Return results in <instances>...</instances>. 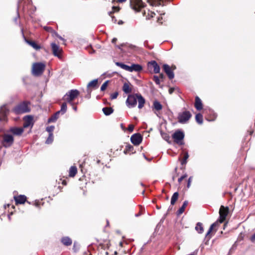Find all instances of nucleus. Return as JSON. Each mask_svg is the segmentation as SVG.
Segmentation results:
<instances>
[{
	"instance_id": "obj_1",
	"label": "nucleus",
	"mask_w": 255,
	"mask_h": 255,
	"mask_svg": "<svg viewBox=\"0 0 255 255\" xmlns=\"http://www.w3.org/2000/svg\"><path fill=\"white\" fill-rule=\"evenodd\" d=\"M29 104L28 102H22L15 106L13 111L16 114L28 113L30 111Z\"/></svg>"
},
{
	"instance_id": "obj_2",
	"label": "nucleus",
	"mask_w": 255,
	"mask_h": 255,
	"mask_svg": "<svg viewBox=\"0 0 255 255\" xmlns=\"http://www.w3.org/2000/svg\"><path fill=\"white\" fill-rule=\"evenodd\" d=\"M80 94L77 90H71L67 92L64 96L63 100L73 106V101Z\"/></svg>"
},
{
	"instance_id": "obj_3",
	"label": "nucleus",
	"mask_w": 255,
	"mask_h": 255,
	"mask_svg": "<svg viewBox=\"0 0 255 255\" xmlns=\"http://www.w3.org/2000/svg\"><path fill=\"white\" fill-rule=\"evenodd\" d=\"M45 68V64L41 62L34 63L32 67V73L34 76H38L41 75Z\"/></svg>"
},
{
	"instance_id": "obj_4",
	"label": "nucleus",
	"mask_w": 255,
	"mask_h": 255,
	"mask_svg": "<svg viewBox=\"0 0 255 255\" xmlns=\"http://www.w3.org/2000/svg\"><path fill=\"white\" fill-rule=\"evenodd\" d=\"M184 137V134L183 131L180 130L176 131L172 135V138L174 141L179 144H183V139Z\"/></svg>"
},
{
	"instance_id": "obj_5",
	"label": "nucleus",
	"mask_w": 255,
	"mask_h": 255,
	"mask_svg": "<svg viewBox=\"0 0 255 255\" xmlns=\"http://www.w3.org/2000/svg\"><path fill=\"white\" fill-rule=\"evenodd\" d=\"M191 117V114L189 111H184L180 113L178 116V122L180 123H186Z\"/></svg>"
},
{
	"instance_id": "obj_6",
	"label": "nucleus",
	"mask_w": 255,
	"mask_h": 255,
	"mask_svg": "<svg viewBox=\"0 0 255 255\" xmlns=\"http://www.w3.org/2000/svg\"><path fill=\"white\" fill-rule=\"evenodd\" d=\"M229 213V208L226 207H225L224 206H221L219 210L220 217L218 221L220 223H222L226 220V217Z\"/></svg>"
},
{
	"instance_id": "obj_7",
	"label": "nucleus",
	"mask_w": 255,
	"mask_h": 255,
	"mask_svg": "<svg viewBox=\"0 0 255 255\" xmlns=\"http://www.w3.org/2000/svg\"><path fill=\"white\" fill-rule=\"evenodd\" d=\"M130 5L135 11H138L144 7V4L141 0H130Z\"/></svg>"
},
{
	"instance_id": "obj_8",
	"label": "nucleus",
	"mask_w": 255,
	"mask_h": 255,
	"mask_svg": "<svg viewBox=\"0 0 255 255\" xmlns=\"http://www.w3.org/2000/svg\"><path fill=\"white\" fill-rule=\"evenodd\" d=\"M13 137L12 135L6 134L3 135L2 144L5 147L10 146L13 143Z\"/></svg>"
},
{
	"instance_id": "obj_9",
	"label": "nucleus",
	"mask_w": 255,
	"mask_h": 255,
	"mask_svg": "<svg viewBox=\"0 0 255 255\" xmlns=\"http://www.w3.org/2000/svg\"><path fill=\"white\" fill-rule=\"evenodd\" d=\"M127 106L129 108L134 107L137 104V98L135 95H129L126 101Z\"/></svg>"
},
{
	"instance_id": "obj_10",
	"label": "nucleus",
	"mask_w": 255,
	"mask_h": 255,
	"mask_svg": "<svg viewBox=\"0 0 255 255\" xmlns=\"http://www.w3.org/2000/svg\"><path fill=\"white\" fill-rule=\"evenodd\" d=\"M51 46L53 55L58 57L59 58H60V54L62 51V50L60 48L59 46L55 43H52L51 44Z\"/></svg>"
},
{
	"instance_id": "obj_11",
	"label": "nucleus",
	"mask_w": 255,
	"mask_h": 255,
	"mask_svg": "<svg viewBox=\"0 0 255 255\" xmlns=\"http://www.w3.org/2000/svg\"><path fill=\"white\" fill-rule=\"evenodd\" d=\"M142 136L139 133H135L130 137L131 142L135 145H139L142 141Z\"/></svg>"
},
{
	"instance_id": "obj_12",
	"label": "nucleus",
	"mask_w": 255,
	"mask_h": 255,
	"mask_svg": "<svg viewBox=\"0 0 255 255\" xmlns=\"http://www.w3.org/2000/svg\"><path fill=\"white\" fill-rule=\"evenodd\" d=\"M163 68L164 71L165 72L169 79H172L174 78V74L173 71H172L171 68H170L168 65L166 64H164L163 65Z\"/></svg>"
},
{
	"instance_id": "obj_13",
	"label": "nucleus",
	"mask_w": 255,
	"mask_h": 255,
	"mask_svg": "<svg viewBox=\"0 0 255 255\" xmlns=\"http://www.w3.org/2000/svg\"><path fill=\"white\" fill-rule=\"evenodd\" d=\"M33 125V117L30 116H27L24 118L23 128L28 127L32 128Z\"/></svg>"
},
{
	"instance_id": "obj_14",
	"label": "nucleus",
	"mask_w": 255,
	"mask_h": 255,
	"mask_svg": "<svg viewBox=\"0 0 255 255\" xmlns=\"http://www.w3.org/2000/svg\"><path fill=\"white\" fill-rule=\"evenodd\" d=\"M8 113V110L6 108L5 105H3L0 108V121L5 120V118Z\"/></svg>"
},
{
	"instance_id": "obj_15",
	"label": "nucleus",
	"mask_w": 255,
	"mask_h": 255,
	"mask_svg": "<svg viewBox=\"0 0 255 255\" xmlns=\"http://www.w3.org/2000/svg\"><path fill=\"white\" fill-rule=\"evenodd\" d=\"M148 66L149 68H153L154 73H159L160 72V67L155 61H151L148 63Z\"/></svg>"
},
{
	"instance_id": "obj_16",
	"label": "nucleus",
	"mask_w": 255,
	"mask_h": 255,
	"mask_svg": "<svg viewBox=\"0 0 255 255\" xmlns=\"http://www.w3.org/2000/svg\"><path fill=\"white\" fill-rule=\"evenodd\" d=\"M142 67L140 65L137 64H133L130 66H129L128 72H139L142 70Z\"/></svg>"
},
{
	"instance_id": "obj_17",
	"label": "nucleus",
	"mask_w": 255,
	"mask_h": 255,
	"mask_svg": "<svg viewBox=\"0 0 255 255\" xmlns=\"http://www.w3.org/2000/svg\"><path fill=\"white\" fill-rule=\"evenodd\" d=\"M14 200L16 204H23L26 200V197L24 195H19L17 196L14 197Z\"/></svg>"
},
{
	"instance_id": "obj_18",
	"label": "nucleus",
	"mask_w": 255,
	"mask_h": 255,
	"mask_svg": "<svg viewBox=\"0 0 255 255\" xmlns=\"http://www.w3.org/2000/svg\"><path fill=\"white\" fill-rule=\"evenodd\" d=\"M136 97L138 103V107L139 109H141L144 106L145 104V100L143 97L140 94H136Z\"/></svg>"
},
{
	"instance_id": "obj_19",
	"label": "nucleus",
	"mask_w": 255,
	"mask_h": 255,
	"mask_svg": "<svg viewBox=\"0 0 255 255\" xmlns=\"http://www.w3.org/2000/svg\"><path fill=\"white\" fill-rule=\"evenodd\" d=\"M10 131L14 134L19 135L23 132V128H12L10 129Z\"/></svg>"
},
{
	"instance_id": "obj_20",
	"label": "nucleus",
	"mask_w": 255,
	"mask_h": 255,
	"mask_svg": "<svg viewBox=\"0 0 255 255\" xmlns=\"http://www.w3.org/2000/svg\"><path fill=\"white\" fill-rule=\"evenodd\" d=\"M195 107L197 110H201L203 108L201 100L198 96L195 98Z\"/></svg>"
},
{
	"instance_id": "obj_21",
	"label": "nucleus",
	"mask_w": 255,
	"mask_h": 255,
	"mask_svg": "<svg viewBox=\"0 0 255 255\" xmlns=\"http://www.w3.org/2000/svg\"><path fill=\"white\" fill-rule=\"evenodd\" d=\"M61 242L63 245L66 246H70L72 243L71 239L68 237L62 238L61 239Z\"/></svg>"
},
{
	"instance_id": "obj_22",
	"label": "nucleus",
	"mask_w": 255,
	"mask_h": 255,
	"mask_svg": "<svg viewBox=\"0 0 255 255\" xmlns=\"http://www.w3.org/2000/svg\"><path fill=\"white\" fill-rule=\"evenodd\" d=\"M123 90L126 94L131 92L132 90L130 87V84L129 83H125L123 87Z\"/></svg>"
},
{
	"instance_id": "obj_23",
	"label": "nucleus",
	"mask_w": 255,
	"mask_h": 255,
	"mask_svg": "<svg viewBox=\"0 0 255 255\" xmlns=\"http://www.w3.org/2000/svg\"><path fill=\"white\" fill-rule=\"evenodd\" d=\"M77 172V169L76 166H71L69 169V175L70 177H74Z\"/></svg>"
},
{
	"instance_id": "obj_24",
	"label": "nucleus",
	"mask_w": 255,
	"mask_h": 255,
	"mask_svg": "<svg viewBox=\"0 0 255 255\" xmlns=\"http://www.w3.org/2000/svg\"><path fill=\"white\" fill-rule=\"evenodd\" d=\"M60 112H57L54 115H53L51 118H50L48 119V122L49 123L55 122L58 118Z\"/></svg>"
},
{
	"instance_id": "obj_25",
	"label": "nucleus",
	"mask_w": 255,
	"mask_h": 255,
	"mask_svg": "<svg viewBox=\"0 0 255 255\" xmlns=\"http://www.w3.org/2000/svg\"><path fill=\"white\" fill-rule=\"evenodd\" d=\"M103 112L106 116H109L112 114L114 112L113 109L111 107H105L103 108Z\"/></svg>"
},
{
	"instance_id": "obj_26",
	"label": "nucleus",
	"mask_w": 255,
	"mask_h": 255,
	"mask_svg": "<svg viewBox=\"0 0 255 255\" xmlns=\"http://www.w3.org/2000/svg\"><path fill=\"white\" fill-rule=\"evenodd\" d=\"M164 0H147L148 2L152 5H161Z\"/></svg>"
},
{
	"instance_id": "obj_27",
	"label": "nucleus",
	"mask_w": 255,
	"mask_h": 255,
	"mask_svg": "<svg viewBox=\"0 0 255 255\" xmlns=\"http://www.w3.org/2000/svg\"><path fill=\"white\" fill-rule=\"evenodd\" d=\"M196 231L199 234H201L203 232L204 229L202 225V224L198 222L195 227Z\"/></svg>"
},
{
	"instance_id": "obj_28",
	"label": "nucleus",
	"mask_w": 255,
	"mask_h": 255,
	"mask_svg": "<svg viewBox=\"0 0 255 255\" xmlns=\"http://www.w3.org/2000/svg\"><path fill=\"white\" fill-rule=\"evenodd\" d=\"M26 42L31 46L34 49L36 50H39L40 49V46L37 45L35 42L25 40Z\"/></svg>"
},
{
	"instance_id": "obj_29",
	"label": "nucleus",
	"mask_w": 255,
	"mask_h": 255,
	"mask_svg": "<svg viewBox=\"0 0 255 255\" xmlns=\"http://www.w3.org/2000/svg\"><path fill=\"white\" fill-rule=\"evenodd\" d=\"M98 85V79H94L90 82L87 85V88H96Z\"/></svg>"
},
{
	"instance_id": "obj_30",
	"label": "nucleus",
	"mask_w": 255,
	"mask_h": 255,
	"mask_svg": "<svg viewBox=\"0 0 255 255\" xmlns=\"http://www.w3.org/2000/svg\"><path fill=\"white\" fill-rule=\"evenodd\" d=\"M153 107L155 110L156 111H160L162 108V106L161 104L157 101H155L153 102Z\"/></svg>"
},
{
	"instance_id": "obj_31",
	"label": "nucleus",
	"mask_w": 255,
	"mask_h": 255,
	"mask_svg": "<svg viewBox=\"0 0 255 255\" xmlns=\"http://www.w3.org/2000/svg\"><path fill=\"white\" fill-rule=\"evenodd\" d=\"M116 64L118 66L121 67V68H122L127 71H128V70H129V66L127 65H126L123 63H121V62H117L116 63Z\"/></svg>"
},
{
	"instance_id": "obj_32",
	"label": "nucleus",
	"mask_w": 255,
	"mask_h": 255,
	"mask_svg": "<svg viewBox=\"0 0 255 255\" xmlns=\"http://www.w3.org/2000/svg\"><path fill=\"white\" fill-rule=\"evenodd\" d=\"M178 192H175L172 197H171V205H174L175 204V203L176 202V200H177L178 198Z\"/></svg>"
},
{
	"instance_id": "obj_33",
	"label": "nucleus",
	"mask_w": 255,
	"mask_h": 255,
	"mask_svg": "<svg viewBox=\"0 0 255 255\" xmlns=\"http://www.w3.org/2000/svg\"><path fill=\"white\" fill-rule=\"evenodd\" d=\"M188 204V201H185L181 208L178 210V214H181L183 213L185 210V207L187 206Z\"/></svg>"
},
{
	"instance_id": "obj_34",
	"label": "nucleus",
	"mask_w": 255,
	"mask_h": 255,
	"mask_svg": "<svg viewBox=\"0 0 255 255\" xmlns=\"http://www.w3.org/2000/svg\"><path fill=\"white\" fill-rule=\"evenodd\" d=\"M67 111V104L66 103H63L61 106V110L58 112H60V114L62 115L65 113Z\"/></svg>"
},
{
	"instance_id": "obj_35",
	"label": "nucleus",
	"mask_w": 255,
	"mask_h": 255,
	"mask_svg": "<svg viewBox=\"0 0 255 255\" xmlns=\"http://www.w3.org/2000/svg\"><path fill=\"white\" fill-rule=\"evenodd\" d=\"M196 122L199 124H202L203 123V116L201 114H198L195 116Z\"/></svg>"
},
{
	"instance_id": "obj_36",
	"label": "nucleus",
	"mask_w": 255,
	"mask_h": 255,
	"mask_svg": "<svg viewBox=\"0 0 255 255\" xmlns=\"http://www.w3.org/2000/svg\"><path fill=\"white\" fill-rule=\"evenodd\" d=\"M144 14H146V12H144ZM155 13L151 11L148 10L147 15H145L146 18L149 19L150 18L153 17L155 15Z\"/></svg>"
},
{
	"instance_id": "obj_37",
	"label": "nucleus",
	"mask_w": 255,
	"mask_h": 255,
	"mask_svg": "<svg viewBox=\"0 0 255 255\" xmlns=\"http://www.w3.org/2000/svg\"><path fill=\"white\" fill-rule=\"evenodd\" d=\"M53 140V134H49V136L46 141V143L50 144L52 142Z\"/></svg>"
},
{
	"instance_id": "obj_38",
	"label": "nucleus",
	"mask_w": 255,
	"mask_h": 255,
	"mask_svg": "<svg viewBox=\"0 0 255 255\" xmlns=\"http://www.w3.org/2000/svg\"><path fill=\"white\" fill-rule=\"evenodd\" d=\"M217 224L218 223L217 222H216V223H213V224H212L211 225L210 228L209 229V230H208V232L206 234V236H208L211 233V232L213 230L214 227L215 226H216L217 225Z\"/></svg>"
},
{
	"instance_id": "obj_39",
	"label": "nucleus",
	"mask_w": 255,
	"mask_h": 255,
	"mask_svg": "<svg viewBox=\"0 0 255 255\" xmlns=\"http://www.w3.org/2000/svg\"><path fill=\"white\" fill-rule=\"evenodd\" d=\"M189 157V155L187 152L185 153L183 160L181 161L182 164H186L187 162V159Z\"/></svg>"
},
{
	"instance_id": "obj_40",
	"label": "nucleus",
	"mask_w": 255,
	"mask_h": 255,
	"mask_svg": "<svg viewBox=\"0 0 255 255\" xmlns=\"http://www.w3.org/2000/svg\"><path fill=\"white\" fill-rule=\"evenodd\" d=\"M54 129V126H51L46 128V131L49 132V134H53L52 132Z\"/></svg>"
},
{
	"instance_id": "obj_41",
	"label": "nucleus",
	"mask_w": 255,
	"mask_h": 255,
	"mask_svg": "<svg viewBox=\"0 0 255 255\" xmlns=\"http://www.w3.org/2000/svg\"><path fill=\"white\" fill-rule=\"evenodd\" d=\"M108 83H109V81H105L103 84V85H102L101 87V90L102 91H104V90H106V89L107 88V86H108Z\"/></svg>"
},
{
	"instance_id": "obj_42",
	"label": "nucleus",
	"mask_w": 255,
	"mask_h": 255,
	"mask_svg": "<svg viewBox=\"0 0 255 255\" xmlns=\"http://www.w3.org/2000/svg\"><path fill=\"white\" fill-rule=\"evenodd\" d=\"M162 137L166 141H167L168 142H169V140H170V136L169 135H168L167 134H163L162 135Z\"/></svg>"
},
{
	"instance_id": "obj_43",
	"label": "nucleus",
	"mask_w": 255,
	"mask_h": 255,
	"mask_svg": "<svg viewBox=\"0 0 255 255\" xmlns=\"http://www.w3.org/2000/svg\"><path fill=\"white\" fill-rule=\"evenodd\" d=\"M153 80H154L155 83L157 85H159L160 84L159 78L157 76H153Z\"/></svg>"
},
{
	"instance_id": "obj_44",
	"label": "nucleus",
	"mask_w": 255,
	"mask_h": 255,
	"mask_svg": "<svg viewBox=\"0 0 255 255\" xmlns=\"http://www.w3.org/2000/svg\"><path fill=\"white\" fill-rule=\"evenodd\" d=\"M119 95L118 92H115L111 95V99L112 100L115 99L117 98L118 96Z\"/></svg>"
},
{
	"instance_id": "obj_45",
	"label": "nucleus",
	"mask_w": 255,
	"mask_h": 255,
	"mask_svg": "<svg viewBox=\"0 0 255 255\" xmlns=\"http://www.w3.org/2000/svg\"><path fill=\"white\" fill-rule=\"evenodd\" d=\"M187 177V175L186 174L182 175L181 177H180L178 180V181L179 183H180L182 180H183L184 178H186Z\"/></svg>"
},
{
	"instance_id": "obj_46",
	"label": "nucleus",
	"mask_w": 255,
	"mask_h": 255,
	"mask_svg": "<svg viewBox=\"0 0 255 255\" xmlns=\"http://www.w3.org/2000/svg\"><path fill=\"white\" fill-rule=\"evenodd\" d=\"M192 177H190L188 179L187 186L188 188H189L190 187L191 183L192 182Z\"/></svg>"
},
{
	"instance_id": "obj_47",
	"label": "nucleus",
	"mask_w": 255,
	"mask_h": 255,
	"mask_svg": "<svg viewBox=\"0 0 255 255\" xmlns=\"http://www.w3.org/2000/svg\"><path fill=\"white\" fill-rule=\"evenodd\" d=\"M133 128H134V126L132 125H129L128 127V130L130 131V132H132L133 131Z\"/></svg>"
},
{
	"instance_id": "obj_48",
	"label": "nucleus",
	"mask_w": 255,
	"mask_h": 255,
	"mask_svg": "<svg viewBox=\"0 0 255 255\" xmlns=\"http://www.w3.org/2000/svg\"><path fill=\"white\" fill-rule=\"evenodd\" d=\"M120 9V8L118 7V6H113V12H116V11H118Z\"/></svg>"
},
{
	"instance_id": "obj_49",
	"label": "nucleus",
	"mask_w": 255,
	"mask_h": 255,
	"mask_svg": "<svg viewBox=\"0 0 255 255\" xmlns=\"http://www.w3.org/2000/svg\"><path fill=\"white\" fill-rule=\"evenodd\" d=\"M126 148L129 150H131L133 149V146L130 145H128L126 146Z\"/></svg>"
},
{
	"instance_id": "obj_50",
	"label": "nucleus",
	"mask_w": 255,
	"mask_h": 255,
	"mask_svg": "<svg viewBox=\"0 0 255 255\" xmlns=\"http://www.w3.org/2000/svg\"><path fill=\"white\" fill-rule=\"evenodd\" d=\"M251 240L253 242L255 241V233L251 237Z\"/></svg>"
},
{
	"instance_id": "obj_51",
	"label": "nucleus",
	"mask_w": 255,
	"mask_h": 255,
	"mask_svg": "<svg viewBox=\"0 0 255 255\" xmlns=\"http://www.w3.org/2000/svg\"><path fill=\"white\" fill-rule=\"evenodd\" d=\"M164 77V76L162 73L160 74L159 78H160L161 79H163Z\"/></svg>"
},
{
	"instance_id": "obj_52",
	"label": "nucleus",
	"mask_w": 255,
	"mask_h": 255,
	"mask_svg": "<svg viewBox=\"0 0 255 255\" xmlns=\"http://www.w3.org/2000/svg\"><path fill=\"white\" fill-rule=\"evenodd\" d=\"M170 68H171V70L173 71L176 69V66L175 65H172L171 67H170Z\"/></svg>"
},
{
	"instance_id": "obj_53",
	"label": "nucleus",
	"mask_w": 255,
	"mask_h": 255,
	"mask_svg": "<svg viewBox=\"0 0 255 255\" xmlns=\"http://www.w3.org/2000/svg\"><path fill=\"white\" fill-rule=\"evenodd\" d=\"M117 40V38H113V39H112V42H113V43H115V42H116Z\"/></svg>"
},
{
	"instance_id": "obj_54",
	"label": "nucleus",
	"mask_w": 255,
	"mask_h": 255,
	"mask_svg": "<svg viewBox=\"0 0 255 255\" xmlns=\"http://www.w3.org/2000/svg\"><path fill=\"white\" fill-rule=\"evenodd\" d=\"M127 0H118V1L119 2H123L126 1Z\"/></svg>"
},
{
	"instance_id": "obj_55",
	"label": "nucleus",
	"mask_w": 255,
	"mask_h": 255,
	"mask_svg": "<svg viewBox=\"0 0 255 255\" xmlns=\"http://www.w3.org/2000/svg\"><path fill=\"white\" fill-rule=\"evenodd\" d=\"M73 109L74 111H77V107L76 106H73Z\"/></svg>"
},
{
	"instance_id": "obj_56",
	"label": "nucleus",
	"mask_w": 255,
	"mask_h": 255,
	"mask_svg": "<svg viewBox=\"0 0 255 255\" xmlns=\"http://www.w3.org/2000/svg\"><path fill=\"white\" fill-rule=\"evenodd\" d=\"M169 92L170 94H171L173 92V90L171 89H169Z\"/></svg>"
},
{
	"instance_id": "obj_57",
	"label": "nucleus",
	"mask_w": 255,
	"mask_h": 255,
	"mask_svg": "<svg viewBox=\"0 0 255 255\" xmlns=\"http://www.w3.org/2000/svg\"><path fill=\"white\" fill-rule=\"evenodd\" d=\"M59 38L62 40H64V39L61 36H58Z\"/></svg>"
},
{
	"instance_id": "obj_58",
	"label": "nucleus",
	"mask_w": 255,
	"mask_h": 255,
	"mask_svg": "<svg viewBox=\"0 0 255 255\" xmlns=\"http://www.w3.org/2000/svg\"><path fill=\"white\" fill-rule=\"evenodd\" d=\"M208 120L209 121H213L214 119H208Z\"/></svg>"
},
{
	"instance_id": "obj_59",
	"label": "nucleus",
	"mask_w": 255,
	"mask_h": 255,
	"mask_svg": "<svg viewBox=\"0 0 255 255\" xmlns=\"http://www.w3.org/2000/svg\"><path fill=\"white\" fill-rule=\"evenodd\" d=\"M38 203H35V206H38Z\"/></svg>"
},
{
	"instance_id": "obj_60",
	"label": "nucleus",
	"mask_w": 255,
	"mask_h": 255,
	"mask_svg": "<svg viewBox=\"0 0 255 255\" xmlns=\"http://www.w3.org/2000/svg\"><path fill=\"white\" fill-rule=\"evenodd\" d=\"M62 183H63V184H65V183L64 181H63Z\"/></svg>"
},
{
	"instance_id": "obj_61",
	"label": "nucleus",
	"mask_w": 255,
	"mask_h": 255,
	"mask_svg": "<svg viewBox=\"0 0 255 255\" xmlns=\"http://www.w3.org/2000/svg\"><path fill=\"white\" fill-rule=\"evenodd\" d=\"M117 252H115V255H117Z\"/></svg>"
},
{
	"instance_id": "obj_62",
	"label": "nucleus",
	"mask_w": 255,
	"mask_h": 255,
	"mask_svg": "<svg viewBox=\"0 0 255 255\" xmlns=\"http://www.w3.org/2000/svg\"><path fill=\"white\" fill-rule=\"evenodd\" d=\"M135 216H136V217H137V216H139V215H138V214H136V215H135Z\"/></svg>"
}]
</instances>
